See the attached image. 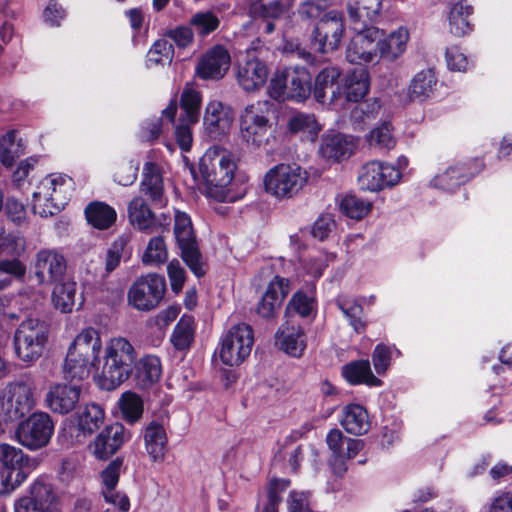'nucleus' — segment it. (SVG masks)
Listing matches in <instances>:
<instances>
[{
	"label": "nucleus",
	"mask_w": 512,
	"mask_h": 512,
	"mask_svg": "<svg viewBox=\"0 0 512 512\" xmlns=\"http://www.w3.org/2000/svg\"><path fill=\"white\" fill-rule=\"evenodd\" d=\"M236 170L237 164L230 151L221 146L207 149L199 162V173L207 195L219 202H233L244 196L245 188L237 193L233 191Z\"/></svg>",
	"instance_id": "obj_1"
},
{
	"label": "nucleus",
	"mask_w": 512,
	"mask_h": 512,
	"mask_svg": "<svg viewBox=\"0 0 512 512\" xmlns=\"http://www.w3.org/2000/svg\"><path fill=\"white\" fill-rule=\"evenodd\" d=\"M102 341L99 332L87 327L77 334L70 344L63 364L64 378L80 382L90 377L99 364Z\"/></svg>",
	"instance_id": "obj_2"
},
{
	"label": "nucleus",
	"mask_w": 512,
	"mask_h": 512,
	"mask_svg": "<svg viewBox=\"0 0 512 512\" xmlns=\"http://www.w3.org/2000/svg\"><path fill=\"white\" fill-rule=\"evenodd\" d=\"M103 358L102 370L95 381L102 390L112 391L131 376L137 353L126 338L118 336L106 342Z\"/></svg>",
	"instance_id": "obj_3"
},
{
	"label": "nucleus",
	"mask_w": 512,
	"mask_h": 512,
	"mask_svg": "<svg viewBox=\"0 0 512 512\" xmlns=\"http://www.w3.org/2000/svg\"><path fill=\"white\" fill-rule=\"evenodd\" d=\"M71 187V179L68 177L55 174L46 176L32 196L34 213L41 217L57 214L67 204Z\"/></svg>",
	"instance_id": "obj_4"
},
{
	"label": "nucleus",
	"mask_w": 512,
	"mask_h": 512,
	"mask_svg": "<svg viewBox=\"0 0 512 512\" xmlns=\"http://www.w3.org/2000/svg\"><path fill=\"white\" fill-rule=\"evenodd\" d=\"M308 173L296 164L280 163L270 168L264 176L265 191L283 200L296 196L305 186Z\"/></svg>",
	"instance_id": "obj_5"
},
{
	"label": "nucleus",
	"mask_w": 512,
	"mask_h": 512,
	"mask_svg": "<svg viewBox=\"0 0 512 512\" xmlns=\"http://www.w3.org/2000/svg\"><path fill=\"white\" fill-rule=\"evenodd\" d=\"M48 325L37 318H27L20 323L14 335L15 351L19 359L32 363L39 359L48 342Z\"/></svg>",
	"instance_id": "obj_6"
},
{
	"label": "nucleus",
	"mask_w": 512,
	"mask_h": 512,
	"mask_svg": "<svg viewBox=\"0 0 512 512\" xmlns=\"http://www.w3.org/2000/svg\"><path fill=\"white\" fill-rule=\"evenodd\" d=\"M253 344L254 333L250 325H233L222 337L220 359L225 365L237 366L250 355Z\"/></svg>",
	"instance_id": "obj_7"
},
{
	"label": "nucleus",
	"mask_w": 512,
	"mask_h": 512,
	"mask_svg": "<svg viewBox=\"0 0 512 512\" xmlns=\"http://www.w3.org/2000/svg\"><path fill=\"white\" fill-rule=\"evenodd\" d=\"M166 291L165 278L156 273L139 277L128 291V303L140 311L156 308Z\"/></svg>",
	"instance_id": "obj_8"
},
{
	"label": "nucleus",
	"mask_w": 512,
	"mask_h": 512,
	"mask_svg": "<svg viewBox=\"0 0 512 512\" xmlns=\"http://www.w3.org/2000/svg\"><path fill=\"white\" fill-rule=\"evenodd\" d=\"M54 431V423L45 412H35L19 423L15 436L17 441L29 450L45 447Z\"/></svg>",
	"instance_id": "obj_9"
},
{
	"label": "nucleus",
	"mask_w": 512,
	"mask_h": 512,
	"mask_svg": "<svg viewBox=\"0 0 512 512\" xmlns=\"http://www.w3.org/2000/svg\"><path fill=\"white\" fill-rule=\"evenodd\" d=\"M265 105L261 102L248 105L240 117L242 139L257 148L267 145L271 136L269 119L263 111Z\"/></svg>",
	"instance_id": "obj_10"
},
{
	"label": "nucleus",
	"mask_w": 512,
	"mask_h": 512,
	"mask_svg": "<svg viewBox=\"0 0 512 512\" xmlns=\"http://www.w3.org/2000/svg\"><path fill=\"white\" fill-rule=\"evenodd\" d=\"M344 34V23L338 12L327 13L314 27L311 43L316 51L325 54L336 50Z\"/></svg>",
	"instance_id": "obj_11"
},
{
	"label": "nucleus",
	"mask_w": 512,
	"mask_h": 512,
	"mask_svg": "<svg viewBox=\"0 0 512 512\" xmlns=\"http://www.w3.org/2000/svg\"><path fill=\"white\" fill-rule=\"evenodd\" d=\"M401 173L398 168L380 161L366 163L358 176V182L363 190L379 191L399 182Z\"/></svg>",
	"instance_id": "obj_12"
},
{
	"label": "nucleus",
	"mask_w": 512,
	"mask_h": 512,
	"mask_svg": "<svg viewBox=\"0 0 512 512\" xmlns=\"http://www.w3.org/2000/svg\"><path fill=\"white\" fill-rule=\"evenodd\" d=\"M354 31L356 34L346 49L347 61L358 65L371 62L377 53L376 41L381 37L380 30L376 27H364Z\"/></svg>",
	"instance_id": "obj_13"
},
{
	"label": "nucleus",
	"mask_w": 512,
	"mask_h": 512,
	"mask_svg": "<svg viewBox=\"0 0 512 512\" xmlns=\"http://www.w3.org/2000/svg\"><path fill=\"white\" fill-rule=\"evenodd\" d=\"M130 432L120 423L105 427L89 444L91 454L99 460H107L130 439Z\"/></svg>",
	"instance_id": "obj_14"
},
{
	"label": "nucleus",
	"mask_w": 512,
	"mask_h": 512,
	"mask_svg": "<svg viewBox=\"0 0 512 512\" xmlns=\"http://www.w3.org/2000/svg\"><path fill=\"white\" fill-rule=\"evenodd\" d=\"M67 270L65 257L56 250L43 249L36 254L35 276L41 284L61 282Z\"/></svg>",
	"instance_id": "obj_15"
},
{
	"label": "nucleus",
	"mask_w": 512,
	"mask_h": 512,
	"mask_svg": "<svg viewBox=\"0 0 512 512\" xmlns=\"http://www.w3.org/2000/svg\"><path fill=\"white\" fill-rule=\"evenodd\" d=\"M34 407L33 391L30 385L17 382L9 386V396L2 404V410L9 421L21 419Z\"/></svg>",
	"instance_id": "obj_16"
},
{
	"label": "nucleus",
	"mask_w": 512,
	"mask_h": 512,
	"mask_svg": "<svg viewBox=\"0 0 512 512\" xmlns=\"http://www.w3.org/2000/svg\"><path fill=\"white\" fill-rule=\"evenodd\" d=\"M230 54L221 45L209 49L199 60L196 73L201 79H221L230 67Z\"/></svg>",
	"instance_id": "obj_17"
},
{
	"label": "nucleus",
	"mask_w": 512,
	"mask_h": 512,
	"mask_svg": "<svg viewBox=\"0 0 512 512\" xmlns=\"http://www.w3.org/2000/svg\"><path fill=\"white\" fill-rule=\"evenodd\" d=\"M289 292V280L275 276L269 282L264 295L257 305L258 315L265 319L273 318Z\"/></svg>",
	"instance_id": "obj_18"
},
{
	"label": "nucleus",
	"mask_w": 512,
	"mask_h": 512,
	"mask_svg": "<svg viewBox=\"0 0 512 512\" xmlns=\"http://www.w3.org/2000/svg\"><path fill=\"white\" fill-rule=\"evenodd\" d=\"M267 78L268 69L266 64L256 57L247 58L237 65V82L247 92L260 89L266 83Z\"/></svg>",
	"instance_id": "obj_19"
},
{
	"label": "nucleus",
	"mask_w": 512,
	"mask_h": 512,
	"mask_svg": "<svg viewBox=\"0 0 512 512\" xmlns=\"http://www.w3.org/2000/svg\"><path fill=\"white\" fill-rule=\"evenodd\" d=\"M276 344L287 354L300 357L306 348L304 331L296 320H286L276 333Z\"/></svg>",
	"instance_id": "obj_20"
},
{
	"label": "nucleus",
	"mask_w": 512,
	"mask_h": 512,
	"mask_svg": "<svg viewBox=\"0 0 512 512\" xmlns=\"http://www.w3.org/2000/svg\"><path fill=\"white\" fill-rule=\"evenodd\" d=\"M80 387L76 385L56 384L46 395L47 406L55 413L67 414L79 402Z\"/></svg>",
	"instance_id": "obj_21"
},
{
	"label": "nucleus",
	"mask_w": 512,
	"mask_h": 512,
	"mask_svg": "<svg viewBox=\"0 0 512 512\" xmlns=\"http://www.w3.org/2000/svg\"><path fill=\"white\" fill-rule=\"evenodd\" d=\"M483 167V162L474 159L469 163H457L450 166L443 174L435 177V185L442 189H452L477 174Z\"/></svg>",
	"instance_id": "obj_22"
},
{
	"label": "nucleus",
	"mask_w": 512,
	"mask_h": 512,
	"mask_svg": "<svg viewBox=\"0 0 512 512\" xmlns=\"http://www.w3.org/2000/svg\"><path fill=\"white\" fill-rule=\"evenodd\" d=\"M232 110L218 101L210 102L205 110L204 124L207 131L214 137L225 135L233 122Z\"/></svg>",
	"instance_id": "obj_23"
},
{
	"label": "nucleus",
	"mask_w": 512,
	"mask_h": 512,
	"mask_svg": "<svg viewBox=\"0 0 512 512\" xmlns=\"http://www.w3.org/2000/svg\"><path fill=\"white\" fill-rule=\"evenodd\" d=\"M145 450L150 458L162 461L167 451L168 437L164 425L158 420L150 421L143 430Z\"/></svg>",
	"instance_id": "obj_24"
},
{
	"label": "nucleus",
	"mask_w": 512,
	"mask_h": 512,
	"mask_svg": "<svg viewBox=\"0 0 512 512\" xmlns=\"http://www.w3.org/2000/svg\"><path fill=\"white\" fill-rule=\"evenodd\" d=\"M348 13L353 30L372 27L370 24L379 16L382 0H348Z\"/></svg>",
	"instance_id": "obj_25"
},
{
	"label": "nucleus",
	"mask_w": 512,
	"mask_h": 512,
	"mask_svg": "<svg viewBox=\"0 0 512 512\" xmlns=\"http://www.w3.org/2000/svg\"><path fill=\"white\" fill-rule=\"evenodd\" d=\"M179 248L181 249L182 259L190 270L197 276L205 274L203 269L202 257L194 236L193 228L175 233Z\"/></svg>",
	"instance_id": "obj_26"
},
{
	"label": "nucleus",
	"mask_w": 512,
	"mask_h": 512,
	"mask_svg": "<svg viewBox=\"0 0 512 512\" xmlns=\"http://www.w3.org/2000/svg\"><path fill=\"white\" fill-rule=\"evenodd\" d=\"M288 77V98L295 101H305L311 94L312 78L305 67L294 66L286 68Z\"/></svg>",
	"instance_id": "obj_27"
},
{
	"label": "nucleus",
	"mask_w": 512,
	"mask_h": 512,
	"mask_svg": "<svg viewBox=\"0 0 512 512\" xmlns=\"http://www.w3.org/2000/svg\"><path fill=\"white\" fill-rule=\"evenodd\" d=\"M130 224L141 231L153 233L156 231V216L140 196L134 197L128 204Z\"/></svg>",
	"instance_id": "obj_28"
},
{
	"label": "nucleus",
	"mask_w": 512,
	"mask_h": 512,
	"mask_svg": "<svg viewBox=\"0 0 512 512\" xmlns=\"http://www.w3.org/2000/svg\"><path fill=\"white\" fill-rule=\"evenodd\" d=\"M136 385L141 389H147L158 382L162 368L160 359L154 355H145L135 364Z\"/></svg>",
	"instance_id": "obj_29"
},
{
	"label": "nucleus",
	"mask_w": 512,
	"mask_h": 512,
	"mask_svg": "<svg viewBox=\"0 0 512 512\" xmlns=\"http://www.w3.org/2000/svg\"><path fill=\"white\" fill-rule=\"evenodd\" d=\"M326 444L332 455H345L354 458L364 447L362 440L346 437L339 429H331L326 436Z\"/></svg>",
	"instance_id": "obj_30"
},
{
	"label": "nucleus",
	"mask_w": 512,
	"mask_h": 512,
	"mask_svg": "<svg viewBox=\"0 0 512 512\" xmlns=\"http://www.w3.org/2000/svg\"><path fill=\"white\" fill-rule=\"evenodd\" d=\"M140 191L148 195L153 203H161L163 198V178L158 165L146 162L143 167V178Z\"/></svg>",
	"instance_id": "obj_31"
},
{
	"label": "nucleus",
	"mask_w": 512,
	"mask_h": 512,
	"mask_svg": "<svg viewBox=\"0 0 512 512\" xmlns=\"http://www.w3.org/2000/svg\"><path fill=\"white\" fill-rule=\"evenodd\" d=\"M105 412L94 402L79 406L76 412L77 426L83 433L92 434L104 423Z\"/></svg>",
	"instance_id": "obj_32"
},
{
	"label": "nucleus",
	"mask_w": 512,
	"mask_h": 512,
	"mask_svg": "<svg viewBox=\"0 0 512 512\" xmlns=\"http://www.w3.org/2000/svg\"><path fill=\"white\" fill-rule=\"evenodd\" d=\"M342 374L353 385L380 386L382 384L381 380L372 373L368 360H357L344 365Z\"/></svg>",
	"instance_id": "obj_33"
},
{
	"label": "nucleus",
	"mask_w": 512,
	"mask_h": 512,
	"mask_svg": "<svg viewBox=\"0 0 512 512\" xmlns=\"http://www.w3.org/2000/svg\"><path fill=\"white\" fill-rule=\"evenodd\" d=\"M408 39V30L399 28L385 39L377 40V49L380 56L388 61H394L405 51Z\"/></svg>",
	"instance_id": "obj_34"
},
{
	"label": "nucleus",
	"mask_w": 512,
	"mask_h": 512,
	"mask_svg": "<svg viewBox=\"0 0 512 512\" xmlns=\"http://www.w3.org/2000/svg\"><path fill=\"white\" fill-rule=\"evenodd\" d=\"M85 216L89 224L99 230L110 228L116 221L115 209L104 202H91L85 208Z\"/></svg>",
	"instance_id": "obj_35"
},
{
	"label": "nucleus",
	"mask_w": 512,
	"mask_h": 512,
	"mask_svg": "<svg viewBox=\"0 0 512 512\" xmlns=\"http://www.w3.org/2000/svg\"><path fill=\"white\" fill-rule=\"evenodd\" d=\"M341 425L350 434L362 435L370 427L368 413L360 405H348L344 408Z\"/></svg>",
	"instance_id": "obj_36"
},
{
	"label": "nucleus",
	"mask_w": 512,
	"mask_h": 512,
	"mask_svg": "<svg viewBox=\"0 0 512 512\" xmlns=\"http://www.w3.org/2000/svg\"><path fill=\"white\" fill-rule=\"evenodd\" d=\"M352 144L342 134H329L322 137L319 153L326 159L334 161L351 154Z\"/></svg>",
	"instance_id": "obj_37"
},
{
	"label": "nucleus",
	"mask_w": 512,
	"mask_h": 512,
	"mask_svg": "<svg viewBox=\"0 0 512 512\" xmlns=\"http://www.w3.org/2000/svg\"><path fill=\"white\" fill-rule=\"evenodd\" d=\"M345 97L348 101L358 102L363 99L369 90L368 71L359 67L354 69L345 79Z\"/></svg>",
	"instance_id": "obj_38"
},
{
	"label": "nucleus",
	"mask_w": 512,
	"mask_h": 512,
	"mask_svg": "<svg viewBox=\"0 0 512 512\" xmlns=\"http://www.w3.org/2000/svg\"><path fill=\"white\" fill-rule=\"evenodd\" d=\"M29 493L30 498L44 512H53L55 510L58 498L52 485L45 479L39 478L35 480L30 487Z\"/></svg>",
	"instance_id": "obj_39"
},
{
	"label": "nucleus",
	"mask_w": 512,
	"mask_h": 512,
	"mask_svg": "<svg viewBox=\"0 0 512 512\" xmlns=\"http://www.w3.org/2000/svg\"><path fill=\"white\" fill-rule=\"evenodd\" d=\"M437 79L435 73L431 69L422 70L417 73L411 81L408 89L410 100H423L433 92Z\"/></svg>",
	"instance_id": "obj_40"
},
{
	"label": "nucleus",
	"mask_w": 512,
	"mask_h": 512,
	"mask_svg": "<svg viewBox=\"0 0 512 512\" xmlns=\"http://www.w3.org/2000/svg\"><path fill=\"white\" fill-rule=\"evenodd\" d=\"M195 325L191 315H183L171 336V342L177 350H186L194 340Z\"/></svg>",
	"instance_id": "obj_41"
},
{
	"label": "nucleus",
	"mask_w": 512,
	"mask_h": 512,
	"mask_svg": "<svg viewBox=\"0 0 512 512\" xmlns=\"http://www.w3.org/2000/svg\"><path fill=\"white\" fill-rule=\"evenodd\" d=\"M472 11V6L469 5L466 0L460 1L452 7L449 16V26L452 34L463 36L468 32V17L472 14Z\"/></svg>",
	"instance_id": "obj_42"
},
{
	"label": "nucleus",
	"mask_w": 512,
	"mask_h": 512,
	"mask_svg": "<svg viewBox=\"0 0 512 512\" xmlns=\"http://www.w3.org/2000/svg\"><path fill=\"white\" fill-rule=\"evenodd\" d=\"M292 5V0H274L268 4L262 1L251 3L249 12L253 17L278 19L288 12Z\"/></svg>",
	"instance_id": "obj_43"
},
{
	"label": "nucleus",
	"mask_w": 512,
	"mask_h": 512,
	"mask_svg": "<svg viewBox=\"0 0 512 512\" xmlns=\"http://www.w3.org/2000/svg\"><path fill=\"white\" fill-rule=\"evenodd\" d=\"M52 292V301L54 306L61 312H71L75 306L76 284L75 282H58L55 283Z\"/></svg>",
	"instance_id": "obj_44"
},
{
	"label": "nucleus",
	"mask_w": 512,
	"mask_h": 512,
	"mask_svg": "<svg viewBox=\"0 0 512 512\" xmlns=\"http://www.w3.org/2000/svg\"><path fill=\"white\" fill-rule=\"evenodd\" d=\"M289 130L292 133H303L310 141H314L321 130L313 114L296 113L288 122Z\"/></svg>",
	"instance_id": "obj_45"
},
{
	"label": "nucleus",
	"mask_w": 512,
	"mask_h": 512,
	"mask_svg": "<svg viewBox=\"0 0 512 512\" xmlns=\"http://www.w3.org/2000/svg\"><path fill=\"white\" fill-rule=\"evenodd\" d=\"M200 106V93L192 88H185L180 98V107L183 112L180 118L185 119L187 123H196L199 119Z\"/></svg>",
	"instance_id": "obj_46"
},
{
	"label": "nucleus",
	"mask_w": 512,
	"mask_h": 512,
	"mask_svg": "<svg viewBox=\"0 0 512 512\" xmlns=\"http://www.w3.org/2000/svg\"><path fill=\"white\" fill-rule=\"evenodd\" d=\"M119 407L126 421L136 423L143 414V400L135 392H124L119 399Z\"/></svg>",
	"instance_id": "obj_47"
},
{
	"label": "nucleus",
	"mask_w": 512,
	"mask_h": 512,
	"mask_svg": "<svg viewBox=\"0 0 512 512\" xmlns=\"http://www.w3.org/2000/svg\"><path fill=\"white\" fill-rule=\"evenodd\" d=\"M340 75L341 70L336 66H327L317 74L314 84V97L317 102H325L326 89L331 88Z\"/></svg>",
	"instance_id": "obj_48"
},
{
	"label": "nucleus",
	"mask_w": 512,
	"mask_h": 512,
	"mask_svg": "<svg viewBox=\"0 0 512 512\" xmlns=\"http://www.w3.org/2000/svg\"><path fill=\"white\" fill-rule=\"evenodd\" d=\"M168 251L162 236L150 239L142 255V262L146 265H160L166 262Z\"/></svg>",
	"instance_id": "obj_49"
},
{
	"label": "nucleus",
	"mask_w": 512,
	"mask_h": 512,
	"mask_svg": "<svg viewBox=\"0 0 512 512\" xmlns=\"http://www.w3.org/2000/svg\"><path fill=\"white\" fill-rule=\"evenodd\" d=\"M196 33L202 37L209 35L218 29L220 19L210 10L195 13L189 21Z\"/></svg>",
	"instance_id": "obj_50"
},
{
	"label": "nucleus",
	"mask_w": 512,
	"mask_h": 512,
	"mask_svg": "<svg viewBox=\"0 0 512 512\" xmlns=\"http://www.w3.org/2000/svg\"><path fill=\"white\" fill-rule=\"evenodd\" d=\"M313 310V301L306 294L296 292L289 300L285 309L286 320H296L295 315L307 317Z\"/></svg>",
	"instance_id": "obj_51"
},
{
	"label": "nucleus",
	"mask_w": 512,
	"mask_h": 512,
	"mask_svg": "<svg viewBox=\"0 0 512 512\" xmlns=\"http://www.w3.org/2000/svg\"><path fill=\"white\" fill-rule=\"evenodd\" d=\"M28 460L21 449L6 443L0 444V462L8 470L21 469Z\"/></svg>",
	"instance_id": "obj_52"
},
{
	"label": "nucleus",
	"mask_w": 512,
	"mask_h": 512,
	"mask_svg": "<svg viewBox=\"0 0 512 512\" xmlns=\"http://www.w3.org/2000/svg\"><path fill=\"white\" fill-rule=\"evenodd\" d=\"M340 208L348 217L361 219L368 214L371 204L354 195H347L342 199Z\"/></svg>",
	"instance_id": "obj_53"
},
{
	"label": "nucleus",
	"mask_w": 512,
	"mask_h": 512,
	"mask_svg": "<svg viewBox=\"0 0 512 512\" xmlns=\"http://www.w3.org/2000/svg\"><path fill=\"white\" fill-rule=\"evenodd\" d=\"M290 485L289 480L272 479L267 488V503L261 512H278V505L281 501L280 494Z\"/></svg>",
	"instance_id": "obj_54"
},
{
	"label": "nucleus",
	"mask_w": 512,
	"mask_h": 512,
	"mask_svg": "<svg viewBox=\"0 0 512 512\" xmlns=\"http://www.w3.org/2000/svg\"><path fill=\"white\" fill-rule=\"evenodd\" d=\"M25 250V239L19 233H7L0 228V255L4 253L19 255Z\"/></svg>",
	"instance_id": "obj_55"
},
{
	"label": "nucleus",
	"mask_w": 512,
	"mask_h": 512,
	"mask_svg": "<svg viewBox=\"0 0 512 512\" xmlns=\"http://www.w3.org/2000/svg\"><path fill=\"white\" fill-rule=\"evenodd\" d=\"M288 77H286V68L277 71L272 76L269 86L268 94L276 101H285L288 98Z\"/></svg>",
	"instance_id": "obj_56"
},
{
	"label": "nucleus",
	"mask_w": 512,
	"mask_h": 512,
	"mask_svg": "<svg viewBox=\"0 0 512 512\" xmlns=\"http://www.w3.org/2000/svg\"><path fill=\"white\" fill-rule=\"evenodd\" d=\"M371 146L391 149L395 146V139L391 132V126L388 123H383L374 128L368 137Z\"/></svg>",
	"instance_id": "obj_57"
},
{
	"label": "nucleus",
	"mask_w": 512,
	"mask_h": 512,
	"mask_svg": "<svg viewBox=\"0 0 512 512\" xmlns=\"http://www.w3.org/2000/svg\"><path fill=\"white\" fill-rule=\"evenodd\" d=\"M173 55V45L167 39H159L150 48L147 61L153 64H161L164 61H171Z\"/></svg>",
	"instance_id": "obj_58"
},
{
	"label": "nucleus",
	"mask_w": 512,
	"mask_h": 512,
	"mask_svg": "<svg viewBox=\"0 0 512 512\" xmlns=\"http://www.w3.org/2000/svg\"><path fill=\"white\" fill-rule=\"evenodd\" d=\"M338 307L345 316L350 320L351 326L356 332H361L365 325L361 320L362 307L353 301L338 300Z\"/></svg>",
	"instance_id": "obj_59"
},
{
	"label": "nucleus",
	"mask_w": 512,
	"mask_h": 512,
	"mask_svg": "<svg viewBox=\"0 0 512 512\" xmlns=\"http://www.w3.org/2000/svg\"><path fill=\"white\" fill-rule=\"evenodd\" d=\"M26 479L21 469L8 470L0 474V494H8L15 490Z\"/></svg>",
	"instance_id": "obj_60"
},
{
	"label": "nucleus",
	"mask_w": 512,
	"mask_h": 512,
	"mask_svg": "<svg viewBox=\"0 0 512 512\" xmlns=\"http://www.w3.org/2000/svg\"><path fill=\"white\" fill-rule=\"evenodd\" d=\"M329 0H307L300 9L299 14L304 19H316L329 7Z\"/></svg>",
	"instance_id": "obj_61"
},
{
	"label": "nucleus",
	"mask_w": 512,
	"mask_h": 512,
	"mask_svg": "<svg viewBox=\"0 0 512 512\" xmlns=\"http://www.w3.org/2000/svg\"><path fill=\"white\" fill-rule=\"evenodd\" d=\"M121 466L122 460L120 458H116L102 471L101 478L104 486L106 487V491H113L116 487L120 476Z\"/></svg>",
	"instance_id": "obj_62"
},
{
	"label": "nucleus",
	"mask_w": 512,
	"mask_h": 512,
	"mask_svg": "<svg viewBox=\"0 0 512 512\" xmlns=\"http://www.w3.org/2000/svg\"><path fill=\"white\" fill-rule=\"evenodd\" d=\"M125 242L123 239L114 241L107 249L105 257V270L110 273L120 264Z\"/></svg>",
	"instance_id": "obj_63"
},
{
	"label": "nucleus",
	"mask_w": 512,
	"mask_h": 512,
	"mask_svg": "<svg viewBox=\"0 0 512 512\" xmlns=\"http://www.w3.org/2000/svg\"><path fill=\"white\" fill-rule=\"evenodd\" d=\"M308 492L293 490L289 493L288 509L290 512H308L309 511Z\"/></svg>",
	"instance_id": "obj_64"
}]
</instances>
